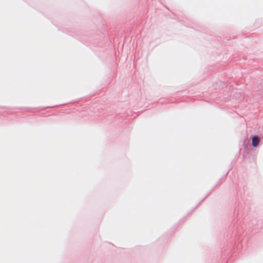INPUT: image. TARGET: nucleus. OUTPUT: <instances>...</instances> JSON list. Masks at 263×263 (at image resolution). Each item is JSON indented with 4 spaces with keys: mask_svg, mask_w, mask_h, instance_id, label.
Wrapping results in <instances>:
<instances>
[{
    "mask_svg": "<svg viewBox=\"0 0 263 263\" xmlns=\"http://www.w3.org/2000/svg\"><path fill=\"white\" fill-rule=\"evenodd\" d=\"M251 139L252 146L254 147L258 146L260 141L259 137L257 135H254L252 136Z\"/></svg>",
    "mask_w": 263,
    "mask_h": 263,
    "instance_id": "1",
    "label": "nucleus"
}]
</instances>
